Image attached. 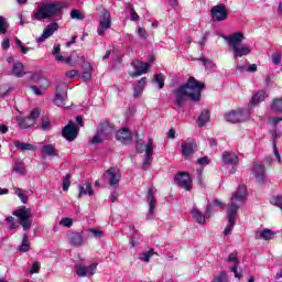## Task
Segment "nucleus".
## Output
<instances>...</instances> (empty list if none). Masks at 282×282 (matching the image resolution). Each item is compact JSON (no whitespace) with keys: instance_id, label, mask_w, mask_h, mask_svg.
Wrapping results in <instances>:
<instances>
[{"instance_id":"72a5a7b5","label":"nucleus","mask_w":282,"mask_h":282,"mask_svg":"<svg viewBox=\"0 0 282 282\" xmlns=\"http://www.w3.org/2000/svg\"><path fill=\"white\" fill-rule=\"evenodd\" d=\"M34 124V119L32 118H21L19 119V126L21 127V129H30V127H33Z\"/></svg>"},{"instance_id":"a18cd8bd","label":"nucleus","mask_w":282,"mask_h":282,"mask_svg":"<svg viewBox=\"0 0 282 282\" xmlns=\"http://www.w3.org/2000/svg\"><path fill=\"white\" fill-rule=\"evenodd\" d=\"M272 109L274 111H282V99H274L272 104Z\"/></svg>"},{"instance_id":"0eeeda50","label":"nucleus","mask_w":282,"mask_h":282,"mask_svg":"<svg viewBox=\"0 0 282 282\" xmlns=\"http://www.w3.org/2000/svg\"><path fill=\"white\" fill-rule=\"evenodd\" d=\"M109 29H111V13L107 9H102L99 14V26L97 28L98 36H105Z\"/></svg>"},{"instance_id":"052dcab7","label":"nucleus","mask_w":282,"mask_h":282,"mask_svg":"<svg viewBox=\"0 0 282 282\" xmlns=\"http://www.w3.org/2000/svg\"><path fill=\"white\" fill-rule=\"evenodd\" d=\"M76 76H78V70H76V69L68 70V72L66 73V78H74V77H76Z\"/></svg>"},{"instance_id":"1a4fd4ad","label":"nucleus","mask_w":282,"mask_h":282,"mask_svg":"<svg viewBox=\"0 0 282 282\" xmlns=\"http://www.w3.org/2000/svg\"><path fill=\"white\" fill-rule=\"evenodd\" d=\"M175 184L183 188L184 191H191L193 188V180H191V175L186 172H181L174 177Z\"/></svg>"},{"instance_id":"ddd939ff","label":"nucleus","mask_w":282,"mask_h":282,"mask_svg":"<svg viewBox=\"0 0 282 282\" xmlns=\"http://www.w3.org/2000/svg\"><path fill=\"white\" fill-rule=\"evenodd\" d=\"M62 135L65 140H68V142H74V140L78 138V128L74 121H69L68 124L63 128Z\"/></svg>"},{"instance_id":"39448f33","label":"nucleus","mask_w":282,"mask_h":282,"mask_svg":"<svg viewBox=\"0 0 282 282\" xmlns=\"http://www.w3.org/2000/svg\"><path fill=\"white\" fill-rule=\"evenodd\" d=\"M225 120L231 122V124H237V122H246L250 120V110L248 109H237L225 113Z\"/></svg>"},{"instance_id":"37998d69","label":"nucleus","mask_w":282,"mask_h":282,"mask_svg":"<svg viewBox=\"0 0 282 282\" xmlns=\"http://www.w3.org/2000/svg\"><path fill=\"white\" fill-rule=\"evenodd\" d=\"M70 18L76 19L77 21H83V19H85V15L80 13L79 10L75 9L70 11Z\"/></svg>"},{"instance_id":"dca6fc26","label":"nucleus","mask_w":282,"mask_h":282,"mask_svg":"<svg viewBox=\"0 0 282 282\" xmlns=\"http://www.w3.org/2000/svg\"><path fill=\"white\" fill-rule=\"evenodd\" d=\"M252 173L258 184H263V182H265V166L263 164L256 163L253 165Z\"/></svg>"},{"instance_id":"423d86ee","label":"nucleus","mask_w":282,"mask_h":282,"mask_svg":"<svg viewBox=\"0 0 282 282\" xmlns=\"http://www.w3.org/2000/svg\"><path fill=\"white\" fill-rule=\"evenodd\" d=\"M113 133V128L109 122L100 123L96 134L90 140V144H100L104 140H107L109 135Z\"/></svg>"},{"instance_id":"58836bf2","label":"nucleus","mask_w":282,"mask_h":282,"mask_svg":"<svg viewBox=\"0 0 282 282\" xmlns=\"http://www.w3.org/2000/svg\"><path fill=\"white\" fill-rule=\"evenodd\" d=\"M72 174H66L62 181L63 191H69Z\"/></svg>"},{"instance_id":"bb28decb","label":"nucleus","mask_w":282,"mask_h":282,"mask_svg":"<svg viewBox=\"0 0 282 282\" xmlns=\"http://www.w3.org/2000/svg\"><path fill=\"white\" fill-rule=\"evenodd\" d=\"M65 100H67V91H56L54 104L57 107H65Z\"/></svg>"},{"instance_id":"20e7f679","label":"nucleus","mask_w":282,"mask_h":282,"mask_svg":"<svg viewBox=\"0 0 282 282\" xmlns=\"http://www.w3.org/2000/svg\"><path fill=\"white\" fill-rule=\"evenodd\" d=\"M226 43L229 45L234 54V58H242V56H248L252 53V46L248 44H241L246 40V36L241 32H236L224 36Z\"/></svg>"},{"instance_id":"3c124183","label":"nucleus","mask_w":282,"mask_h":282,"mask_svg":"<svg viewBox=\"0 0 282 282\" xmlns=\"http://www.w3.org/2000/svg\"><path fill=\"white\" fill-rule=\"evenodd\" d=\"M61 226H65L66 228H72L74 221L70 218H64L59 221Z\"/></svg>"},{"instance_id":"f3484780","label":"nucleus","mask_w":282,"mask_h":282,"mask_svg":"<svg viewBox=\"0 0 282 282\" xmlns=\"http://www.w3.org/2000/svg\"><path fill=\"white\" fill-rule=\"evenodd\" d=\"M182 153L184 158H191L193 153H195V149H197V144L194 140L183 141L181 144Z\"/></svg>"},{"instance_id":"e433bc0d","label":"nucleus","mask_w":282,"mask_h":282,"mask_svg":"<svg viewBox=\"0 0 282 282\" xmlns=\"http://www.w3.org/2000/svg\"><path fill=\"white\" fill-rule=\"evenodd\" d=\"M8 28H10V24L8 23V20L0 15V34H7Z\"/></svg>"},{"instance_id":"9d476101","label":"nucleus","mask_w":282,"mask_h":282,"mask_svg":"<svg viewBox=\"0 0 282 282\" xmlns=\"http://www.w3.org/2000/svg\"><path fill=\"white\" fill-rule=\"evenodd\" d=\"M131 66L133 67L134 72L130 73V76L135 78L138 76H142V74H147L151 67V63H143L142 61L134 59L132 61Z\"/></svg>"},{"instance_id":"4468645a","label":"nucleus","mask_w":282,"mask_h":282,"mask_svg":"<svg viewBox=\"0 0 282 282\" xmlns=\"http://www.w3.org/2000/svg\"><path fill=\"white\" fill-rule=\"evenodd\" d=\"M106 175L108 178L109 186H111L112 188H118L120 180L122 177L120 170L110 167L109 170L106 171Z\"/></svg>"},{"instance_id":"4c0bfd02","label":"nucleus","mask_w":282,"mask_h":282,"mask_svg":"<svg viewBox=\"0 0 282 282\" xmlns=\"http://www.w3.org/2000/svg\"><path fill=\"white\" fill-rule=\"evenodd\" d=\"M154 83H158L159 89H164V80H166V77L164 74L160 73L154 76Z\"/></svg>"},{"instance_id":"6e6d98bb","label":"nucleus","mask_w":282,"mask_h":282,"mask_svg":"<svg viewBox=\"0 0 282 282\" xmlns=\"http://www.w3.org/2000/svg\"><path fill=\"white\" fill-rule=\"evenodd\" d=\"M130 19L131 21H140V15H138V12H135V9H130Z\"/></svg>"},{"instance_id":"c85d7f7f","label":"nucleus","mask_w":282,"mask_h":282,"mask_svg":"<svg viewBox=\"0 0 282 282\" xmlns=\"http://www.w3.org/2000/svg\"><path fill=\"white\" fill-rule=\"evenodd\" d=\"M271 135L273 140V155L276 158L279 164H281L282 163L281 154L279 153V149H276V138H279V133L276 132V130H273L271 132Z\"/></svg>"},{"instance_id":"cd10ccee","label":"nucleus","mask_w":282,"mask_h":282,"mask_svg":"<svg viewBox=\"0 0 282 282\" xmlns=\"http://www.w3.org/2000/svg\"><path fill=\"white\" fill-rule=\"evenodd\" d=\"M14 147L18 149V151H34L36 147L32 143H25L22 141H14Z\"/></svg>"},{"instance_id":"7ed1b4c3","label":"nucleus","mask_w":282,"mask_h":282,"mask_svg":"<svg viewBox=\"0 0 282 282\" xmlns=\"http://www.w3.org/2000/svg\"><path fill=\"white\" fill-rule=\"evenodd\" d=\"M66 8H69V3L65 1L44 2L32 13L31 19L32 21L54 19V17H61Z\"/></svg>"},{"instance_id":"aec40b11","label":"nucleus","mask_w":282,"mask_h":282,"mask_svg":"<svg viewBox=\"0 0 282 282\" xmlns=\"http://www.w3.org/2000/svg\"><path fill=\"white\" fill-rule=\"evenodd\" d=\"M56 30H58V23L53 22L51 24H48L42 35L39 37V43H43V41H45L46 39H50V36H52L54 34V32H56Z\"/></svg>"},{"instance_id":"5fc2aeb1","label":"nucleus","mask_w":282,"mask_h":282,"mask_svg":"<svg viewBox=\"0 0 282 282\" xmlns=\"http://www.w3.org/2000/svg\"><path fill=\"white\" fill-rule=\"evenodd\" d=\"M39 116H41V111L39 110V108H35L31 111V115L29 118L33 119V122H35L36 118H39Z\"/></svg>"},{"instance_id":"7c9ffc66","label":"nucleus","mask_w":282,"mask_h":282,"mask_svg":"<svg viewBox=\"0 0 282 282\" xmlns=\"http://www.w3.org/2000/svg\"><path fill=\"white\" fill-rule=\"evenodd\" d=\"M210 119V112L208 110H203L197 119L198 127H204Z\"/></svg>"},{"instance_id":"69168bd1","label":"nucleus","mask_w":282,"mask_h":282,"mask_svg":"<svg viewBox=\"0 0 282 282\" xmlns=\"http://www.w3.org/2000/svg\"><path fill=\"white\" fill-rule=\"evenodd\" d=\"M117 200H118V192H112L110 194V202H112V204H113Z\"/></svg>"},{"instance_id":"a19ab883","label":"nucleus","mask_w":282,"mask_h":282,"mask_svg":"<svg viewBox=\"0 0 282 282\" xmlns=\"http://www.w3.org/2000/svg\"><path fill=\"white\" fill-rule=\"evenodd\" d=\"M15 45H17V47H19V50L22 54H28L30 52V47L24 46L23 42H21V40H19V39L15 40Z\"/></svg>"},{"instance_id":"f704fd0d","label":"nucleus","mask_w":282,"mask_h":282,"mask_svg":"<svg viewBox=\"0 0 282 282\" xmlns=\"http://www.w3.org/2000/svg\"><path fill=\"white\" fill-rule=\"evenodd\" d=\"M20 252H30V237H28V234L23 236Z\"/></svg>"},{"instance_id":"0e129e2a","label":"nucleus","mask_w":282,"mask_h":282,"mask_svg":"<svg viewBox=\"0 0 282 282\" xmlns=\"http://www.w3.org/2000/svg\"><path fill=\"white\" fill-rule=\"evenodd\" d=\"M31 90L33 91V94H35V96H42L43 93H41V89H39V87L36 86H32Z\"/></svg>"},{"instance_id":"c9c22d12","label":"nucleus","mask_w":282,"mask_h":282,"mask_svg":"<svg viewBox=\"0 0 282 282\" xmlns=\"http://www.w3.org/2000/svg\"><path fill=\"white\" fill-rule=\"evenodd\" d=\"M276 235L271 229H263L260 231V239H263L264 241H270Z\"/></svg>"},{"instance_id":"a878e982","label":"nucleus","mask_w":282,"mask_h":282,"mask_svg":"<svg viewBox=\"0 0 282 282\" xmlns=\"http://www.w3.org/2000/svg\"><path fill=\"white\" fill-rule=\"evenodd\" d=\"M144 87H147V77H142V78L134 85L133 97H134V98H140V96H142V91H144Z\"/></svg>"},{"instance_id":"5701e85b","label":"nucleus","mask_w":282,"mask_h":282,"mask_svg":"<svg viewBox=\"0 0 282 282\" xmlns=\"http://www.w3.org/2000/svg\"><path fill=\"white\" fill-rule=\"evenodd\" d=\"M12 76H15V78H23L28 72H25V66L23 63H14L12 70H11Z\"/></svg>"},{"instance_id":"f03ea898","label":"nucleus","mask_w":282,"mask_h":282,"mask_svg":"<svg viewBox=\"0 0 282 282\" xmlns=\"http://www.w3.org/2000/svg\"><path fill=\"white\" fill-rule=\"evenodd\" d=\"M247 197H248V189L246 188V185L239 186L238 189L232 194L227 207L228 225L225 228L226 237L232 234V229L237 224V210L241 208L242 204H246Z\"/></svg>"},{"instance_id":"680f3d73","label":"nucleus","mask_w":282,"mask_h":282,"mask_svg":"<svg viewBox=\"0 0 282 282\" xmlns=\"http://www.w3.org/2000/svg\"><path fill=\"white\" fill-rule=\"evenodd\" d=\"M257 69H258L257 64H250L248 66L247 72H250L251 74H254V72H257Z\"/></svg>"},{"instance_id":"774afa93","label":"nucleus","mask_w":282,"mask_h":282,"mask_svg":"<svg viewBox=\"0 0 282 282\" xmlns=\"http://www.w3.org/2000/svg\"><path fill=\"white\" fill-rule=\"evenodd\" d=\"M167 138H170L171 140H173L175 138V129L169 130Z\"/></svg>"},{"instance_id":"6ab92c4d","label":"nucleus","mask_w":282,"mask_h":282,"mask_svg":"<svg viewBox=\"0 0 282 282\" xmlns=\"http://www.w3.org/2000/svg\"><path fill=\"white\" fill-rule=\"evenodd\" d=\"M116 138L118 142H121V144H131V140H132L131 131H129L127 128L119 130L116 133Z\"/></svg>"},{"instance_id":"f257e3e1","label":"nucleus","mask_w":282,"mask_h":282,"mask_svg":"<svg viewBox=\"0 0 282 282\" xmlns=\"http://www.w3.org/2000/svg\"><path fill=\"white\" fill-rule=\"evenodd\" d=\"M202 89H204V84L199 83L195 77H189L186 84L174 90L176 109H182L188 98L194 101L199 100L202 98Z\"/></svg>"},{"instance_id":"4d7b16f0","label":"nucleus","mask_w":282,"mask_h":282,"mask_svg":"<svg viewBox=\"0 0 282 282\" xmlns=\"http://www.w3.org/2000/svg\"><path fill=\"white\" fill-rule=\"evenodd\" d=\"M40 270H41V265H39V262H34L30 273L31 274H39Z\"/></svg>"},{"instance_id":"603ef678","label":"nucleus","mask_w":282,"mask_h":282,"mask_svg":"<svg viewBox=\"0 0 282 282\" xmlns=\"http://www.w3.org/2000/svg\"><path fill=\"white\" fill-rule=\"evenodd\" d=\"M52 123L50 122V120L43 118L42 119V129L43 131H48V129H51Z\"/></svg>"},{"instance_id":"de8ad7c7","label":"nucleus","mask_w":282,"mask_h":282,"mask_svg":"<svg viewBox=\"0 0 282 282\" xmlns=\"http://www.w3.org/2000/svg\"><path fill=\"white\" fill-rule=\"evenodd\" d=\"M137 34L140 39H149V33H147V30H144V28L138 26Z\"/></svg>"},{"instance_id":"09e8293b","label":"nucleus","mask_w":282,"mask_h":282,"mask_svg":"<svg viewBox=\"0 0 282 282\" xmlns=\"http://www.w3.org/2000/svg\"><path fill=\"white\" fill-rule=\"evenodd\" d=\"M230 270L234 272L236 279H241V276H243V275L241 274L242 271H241V270L239 271V264H234V265L230 268Z\"/></svg>"},{"instance_id":"864d4df0","label":"nucleus","mask_w":282,"mask_h":282,"mask_svg":"<svg viewBox=\"0 0 282 282\" xmlns=\"http://www.w3.org/2000/svg\"><path fill=\"white\" fill-rule=\"evenodd\" d=\"M7 221L11 230H14V228H17V223L14 221V217L12 216L7 217Z\"/></svg>"},{"instance_id":"c03bdc74","label":"nucleus","mask_w":282,"mask_h":282,"mask_svg":"<svg viewBox=\"0 0 282 282\" xmlns=\"http://www.w3.org/2000/svg\"><path fill=\"white\" fill-rule=\"evenodd\" d=\"M13 171L19 175H25V167L21 163H15V165L13 166Z\"/></svg>"},{"instance_id":"8fccbe9b","label":"nucleus","mask_w":282,"mask_h":282,"mask_svg":"<svg viewBox=\"0 0 282 282\" xmlns=\"http://www.w3.org/2000/svg\"><path fill=\"white\" fill-rule=\"evenodd\" d=\"M271 58L273 65H281V53H273Z\"/></svg>"},{"instance_id":"9b49d317","label":"nucleus","mask_w":282,"mask_h":282,"mask_svg":"<svg viewBox=\"0 0 282 282\" xmlns=\"http://www.w3.org/2000/svg\"><path fill=\"white\" fill-rule=\"evenodd\" d=\"M212 18L214 21H226L228 19V9L226 4L220 3L212 8Z\"/></svg>"},{"instance_id":"412c9836","label":"nucleus","mask_w":282,"mask_h":282,"mask_svg":"<svg viewBox=\"0 0 282 282\" xmlns=\"http://www.w3.org/2000/svg\"><path fill=\"white\" fill-rule=\"evenodd\" d=\"M148 202H149V212L147 215V219H153V216L155 215V197L153 196V188L150 187L148 191Z\"/></svg>"},{"instance_id":"4be33fe9","label":"nucleus","mask_w":282,"mask_h":282,"mask_svg":"<svg viewBox=\"0 0 282 282\" xmlns=\"http://www.w3.org/2000/svg\"><path fill=\"white\" fill-rule=\"evenodd\" d=\"M221 159L225 164H230L231 166H237V164H239V158L235 152L225 151Z\"/></svg>"},{"instance_id":"bf43d9fd","label":"nucleus","mask_w":282,"mask_h":282,"mask_svg":"<svg viewBox=\"0 0 282 282\" xmlns=\"http://www.w3.org/2000/svg\"><path fill=\"white\" fill-rule=\"evenodd\" d=\"M2 50H10V39L4 37L2 43H1Z\"/></svg>"},{"instance_id":"393cba45","label":"nucleus","mask_w":282,"mask_h":282,"mask_svg":"<svg viewBox=\"0 0 282 282\" xmlns=\"http://www.w3.org/2000/svg\"><path fill=\"white\" fill-rule=\"evenodd\" d=\"M78 197H85V195H94V188L91 187V183L89 182L78 185Z\"/></svg>"},{"instance_id":"ea45409f","label":"nucleus","mask_w":282,"mask_h":282,"mask_svg":"<svg viewBox=\"0 0 282 282\" xmlns=\"http://www.w3.org/2000/svg\"><path fill=\"white\" fill-rule=\"evenodd\" d=\"M239 254L237 252H232L228 256L227 262L234 263V265H239Z\"/></svg>"},{"instance_id":"49530a36","label":"nucleus","mask_w":282,"mask_h":282,"mask_svg":"<svg viewBox=\"0 0 282 282\" xmlns=\"http://www.w3.org/2000/svg\"><path fill=\"white\" fill-rule=\"evenodd\" d=\"M87 68H88V70H85L84 73H83V75H82V78L84 79V80H89L90 78H91V64H87Z\"/></svg>"},{"instance_id":"13d9d810","label":"nucleus","mask_w":282,"mask_h":282,"mask_svg":"<svg viewBox=\"0 0 282 282\" xmlns=\"http://www.w3.org/2000/svg\"><path fill=\"white\" fill-rule=\"evenodd\" d=\"M89 232H91V235L96 238V239H100L102 237V231L98 230V229H89Z\"/></svg>"},{"instance_id":"79ce46f5","label":"nucleus","mask_w":282,"mask_h":282,"mask_svg":"<svg viewBox=\"0 0 282 282\" xmlns=\"http://www.w3.org/2000/svg\"><path fill=\"white\" fill-rule=\"evenodd\" d=\"M215 282H228V273L226 271H221L217 276L214 279Z\"/></svg>"},{"instance_id":"2eb2a0df","label":"nucleus","mask_w":282,"mask_h":282,"mask_svg":"<svg viewBox=\"0 0 282 282\" xmlns=\"http://www.w3.org/2000/svg\"><path fill=\"white\" fill-rule=\"evenodd\" d=\"M151 162H153V139H149L145 145L144 160L142 163V169L147 170L151 166Z\"/></svg>"},{"instance_id":"a211bd4d","label":"nucleus","mask_w":282,"mask_h":282,"mask_svg":"<svg viewBox=\"0 0 282 282\" xmlns=\"http://www.w3.org/2000/svg\"><path fill=\"white\" fill-rule=\"evenodd\" d=\"M68 243L74 248H80L85 243V238L80 232H70L67 235Z\"/></svg>"},{"instance_id":"c756f323","label":"nucleus","mask_w":282,"mask_h":282,"mask_svg":"<svg viewBox=\"0 0 282 282\" xmlns=\"http://www.w3.org/2000/svg\"><path fill=\"white\" fill-rule=\"evenodd\" d=\"M263 100H265V93L263 90H258L251 98L250 104L257 107V105H259V102H263Z\"/></svg>"},{"instance_id":"b1692460","label":"nucleus","mask_w":282,"mask_h":282,"mask_svg":"<svg viewBox=\"0 0 282 282\" xmlns=\"http://www.w3.org/2000/svg\"><path fill=\"white\" fill-rule=\"evenodd\" d=\"M42 155L46 158H56L58 156V152H56V145L54 144H46L42 147L41 150Z\"/></svg>"},{"instance_id":"473e14b6","label":"nucleus","mask_w":282,"mask_h":282,"mask_svg":"<svg viewBox=\"0 0 282 282\" xmlns=\"http://www.w3.org/2000/svg\"><path fill=\"white\" fill-rule=\"evenodd\" d=\"M155 254V251H153V249H150L148 251H143L140 253L139 256V261H143L144 263H149V261H151V257H153Z\"/></svg>"},{"instance_id":"338daca9","label":"nucleus","mask_w":282,"mask_h":282,"mask_svg":"<svg viewBox=\"0 0 282 282\" xmlns=\"http://www.w3.org/2000/svg\"><path fill=\"white\" fill-rule=\"evenodd\" d=\"M53 54H54L55 56H58V55L61 54V46H59V45H55V46L53 47Z\"/></svg>"},{"instance_id":"2f4dec72","label":"nucleus","mask_w":282,"mask_h":282,"mask_svg":"<svg viewBox=\"0 0 282 282\" xmlns=\"http://www.w3.org/2000/svg\"><path fill=\"white\" fill-rule=\"evenodd\" d=\"M192 215L197 224H206V216L198 209H192Z\"/></svg>"},{"instance_id":"e2e57ef3","label":"nucleus","mask_w":282,"mask_h":282,"mask_svg":"<svg viewBox=\"0 0 282 282\" xmlns=\"http://www.w3.org/2000/svg\"><path fill=\"white\" fill-rule=\"evenodd\" d=\"M198 164H200V166H205L206 164H208V158L204 156L198 159Z\"/></svg>"},{"instance_id":"f8f14e48","label":"nucleus","mask_w":282,"mask_h":282,"mask_svg":"<svg viewBox=\"0 0 282 282\" xmlns=\"http://www.w3.org/2000/svg\"><path fill=\"white\" fill-rule=\"evenodd\" d=\"M98 268L97 263H93L90 265L84 264H76L75 272L77 276L85 278V276H94L96 274V269Z\"/></svg>"},{"instance_id":"6e6552de","label":"nucleus","mask_w":282,"mask_h":282,"mask_svg":"<svg viewBox=\"0 0 282 282\" xmlns=\"http://www.w3.org/2000/svg\"><path fill=\"white\" fill-rule=\"evenodd\" d=\"M13 215L18 217L20 226H22L23 230L28 231L30 228H32V220H30V209L22 207L15 210Z\"/></svg>"}]
</instances>
